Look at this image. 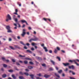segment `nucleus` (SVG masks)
Wrapping results in <instances>:
<instances>
[{"label": "nucleus", "instance_id": "nucleus-1", "mask_svg": "<svg viewBox=\"0 0 79 79\" xmlns=\"http://www.w3.org/2000/svg\"><path fill=\"white\" fill-rule=\"evenodd\" d=\"M39 40V39L36 37V36H35L34 38H32L31 39H30L29 41L30 42H31L32 41H37L38 40Z\"/></svg>", "mask_w": 79, "mask_h": 79}, {"label": "nucleus", "instance_id": "nucleus-2", "mask_svg": "<svg viewBox=\"0 0 79 79\" xmlns=\"http://www.w3.org/2000/svg\"><path fill=\"white\" fill-rule=\"evenodd\" d=\"M73 62H74V64L77 65V66H79V64H78L76 62V60H69V62H70L71 63H73Z\"/></svg>", "mask_w": 79, "mask_h": 79}, {"label": "nucleus", "instance_id": "nucleus-3", "mask_svg": "<svg viewBox=\"0 0 79 79\" xmlns=\"http://www.w3.org/2000/svg\"><path fill=\"white\" fill-rule=\"evenodd\" d=\"M6 18H7L6 19V22H8L9 19L10 20H11V17L9 14L7 15V16H6Z\"/></svg>", "mask_w": 79, "mask_h": 79}, {"label": "nucleus", "instance_id": "nucleus-4", "mask_svg": "<svg viewBox=\"0 0 79 79\" xmlns=\"http://www.w3.org/2000/svg\"><path fill=\"white\" fill-rule=\"evenodd\" d=\"M26 30L24 29H23V34H22L21 35L23 36H24V35L26 34V32H25Z\"/></svg>", "mask_w": 79, "mask_h": 79}, {"label": "nucleus", "instance_id": "nucleus-5", "mask_svg": "<svg viewBox=\"0 0 79 79\" xmlns=\"http://www.w3.org/2000/svg\"><path fill=\"white\" fill-rule=\"evenodd\" d=\"M62 64L64 65V66H67L69 65V63H63Z\"/></svg>", "mask_w": 79, "mask_h": 79}, {"label": "nucleus", "instance_id": "nucleus-6", "mask_svg": "<svg viewBox=\"0 0 79 79\" xmlns=\"http://www.w3.org/2000/svg\"><path fill=\"white\" fill-rule=\"evenodd\" d=\"M43 19L45 21H47L48 20V21H49V22H50L51 21L50 19H46L45 18H43Z\"/></svg>", "mask_w": 79, "mask_h": 79}, {"label": "nucleus", "instance_id": "nucleus-7", "mask_svg": "<svg viewBox=\"0 0 79 79\" xmlns=\"http://www.w3.org/2000/svg\"><path fill=\"white\" fill-rule=\"evenodd\" d=\"M50 77V75L45 74L44 76V77L46 78H48Z\"/></svg>", "mask_w": 79, "mask_h": 79}, {"label": "nucleus", "instance_id": "nucleus-8", "mask_svg": "<svg viewBox=\"0 0 79 79\" xmlns=\"http://www.w3.org/2000/svg\"><path fill=\"white\" fill-rule=\"evenodd\" d=\"M69 69H74L75 68H74V66L73 65H71V66H69Z\"/></svg>", "mask_w": 79, "mask_h": 79}, {"label": "nucleus", "instance_id": "nucleus-9", "mask_svg": "<svg viewBox=\"0 0 79 79\" xmlns=\"http://www.w3.org/2000/svg\"><path fill=\"white\" fill-rule=\"evenodd\" d=\"M54 74L55 75V76L58 78H60V76L58 74H57L56 73H54Z\"/></svg>", "mask_w": 79, "mask_h": 79}, {"label": "nucleus", "instance_id": "nucleus-10", "mask_svg": "<svg viewBox=\"0 0 79 79\" xmlns=\"http://www.w3.org/2000/svg\"><path fill=\"white\" fill-rule=\"evenodd\" d=\"M36 58L37 60H42L41 57H38V56H36Z\"/></svg>", "mask_w": 79, "mask_h": 79}, {"label": "nucleus", "instance_id": "nucleus-11", "mask_svg": "<svg viewBox=\"0 0 79 79\" xmlns=\"http://www.w3.org/2000/svg\"><path fill=\"white\" fill-rule=\"evenodd\" d=\"M43 48L46 52H47L48 51V50L47 49V48L46 47H43Z\"/></svg>", "mask_w": 79, "mask_h": 79}, {"label": "nucleus", "instance_id": "nucleus-12", "mask_svg": "<svg viewBox=\"0 0 79 79\" xmlns=\"http://www.w3.org/2000/svg\"><path fill=\"white\" fill-rule=\"evenodd\" d=\"M29 76L31 77L32 79H34V75L33 74L29 75Z\"/></svg>", "mask_w": 79, "mask_h": 79}, {"label": "nucleus", "instance_id": "nucleus-13", "mask_svg": "<svg viewBox=\"0 0 79 79\" xmlns=\"http://www.w3.org/2000/svg\"><path fill=\"white\" fill-rule=\"evenodd\" d=\"M6 29L8 30L10 29V28L9 26H7L6 27Z\"/></svg>", "mask_w": 79, "mask_h": 79}, {"label": "nucleus", "instance_id": "nucleus-14", "mask_svg": "<svg viewBox=\"0 0 79 79\" xmlns=\"http://www.w3.org/2000/svg\"><path fill=\"white\" fill-rule=\"evenodd\" d=\"M51 62L52 63L53 65H55V62L53 60H51Z\"/></svg>", "mask_w": 79, "mask_h": 79}, {"label": "nucleus", "instance_id": "nucleus-15", "mask_svg": "<svg viewBox=\"0 0 79 79\" xmlns=\"http://www.w3.org/2000/svg\"><path fill=\"white\" fill-rule=\"evenodd\" d=\"M16 48L20 49V48L17 45H15L14 46Z\"/></svg>", "mask_w": 79, "mask_h": 79}, {"label": "nucleus", "instance_id": "nucleus-16", "mask_svg": "<svg viewBox=\"0 0 79 79\" xmlns=\"http://www.w3.org/2000/svg\"><path fill=\"white\" fill-rule=\"evenodd\" d=\"M19 78V79H25L23 76H20Z\"/></svg>", "mask_w": 79, "mask_h": 79}, {"label": "nucleus", "instance_id": "nucleus-17", "mask_svg": "<svg viewBox=\"0 0 79 79\" xmlns=\"http://www.w3.org/2000/svg\"><path fill=\"white\" fill-rule=\"evenodd\" d=\"M6 77V74H4L2 75V77L3 78H5Z\"/></svg>", "mask_w": 79, "mask_h": 79}, {"label": "nucleus", "instance_id": "nucleus-18", "mask_svg": "<svg viewBox=\"0 0 79 79\" xmlns=\"http://www.w3.org/2000/svg\"><path fill=\"white\" fill-rule=\"evenodd\" d=\"M7 32L9 33H12V31L10 29L8 30Z\"/></svg>", "mask_w": 79, "mask_h": 79}, {"label": "nucleus", "instance_id": "nucleus-19", "mask_svg": "<svg viewBox=\"0 0 79 79\" xmlns=\"http://www.w3.org/2000/svg\"><path fill=\"white\" fill-rule=\"evenodd\" d=\"M19 74L20 75H23L24 74V73L21 71V72H20Z\"/></svg>", "mask_w": 79, "mask_h": 79}, {"label": "nucleus", "instance_id": "nucleus-20", "mask_svg": "<svg viewBox=\"0 0 79 79\" xmlns=\"http://www.w3.org/2000/svg\"><path fill=\"white\" fill-rule=\"evenodd\" d=\"M28 68L29 69H31L33 68V67L32 66H28Z\"/></svg>", "mask_w": 79, "mask_h": 79}, {"label": "nucleus", "instance_id": "nucleus-21", "mask_svg": "<svg viewBox=\"0 0 79 79\" xmlns=\"http://www.w3.org/2000/svg\"><path fill=\"white\" fill-rule=\"evenodd\" d=\"M21 22L23 23H26V21L25 20H21Z\"/></svg>", "mask_w": 79, "mask_h": 79}, {"label": "nucleus", "instance_id": "nucleus-22", "mask_svg": "<svg viewBox=\"0 0 79 79\" xmlns=\"http://www.w3.org/2000/svg\"><path fill=\"white\" fill-rule=\"evenodd\" d=\"M19 57H25V56H22L21 55H19Z\"/></svg>", "mask_w": 79, "mask_h": 79}, {"label": "nucleus", "instance_id": "nucleus-23", "mask_svg": "<svg viewBox=\"0 0 79 79\" xmlns=\"http://www.w3.org/2000/svg\"><path fill=\"white\" fill-rule=\"evenodd\" d=\"M12 77L14 79H16V77H15V76L13 74L12 76Z\"/></svg>", "mask_w": 79, "mask_h": 79}, {"label": "nucleus", "instance_id": "nucleus-24", "mask_svg": "<svg viewBox=\"0 0 79 79\" xmlns=\"http://www.w3.org/2000/svg\"><path fill=\"white\" fill-rule=\"evenodd\" d=\"M26 51L27 52L30 53H32V52L30 51V50H27Z\"/></svg>", "mask_w": 79, "mask_h": 79}, {"label": "nucleus", "instance_id": "nucleus-25", "mask_svg": "<svg viewBox=\"0 0 79 79\" xmlns=\"http://www.w3.org/2000/svg\"><path fill=\"white\" fill-rule=\"evenodd\" d=\"M62 72V70H60L58 71V72L59 73H61Z\"/></svg>", "mask_w": 79, "mask_h": 79}, {"label": "nucleus", "instance_id": "nucleus-26", "mask_svg": "<svg viewBox=\"0 0 79 79\" xmlns=\"http://www.w3.org/2000/svg\"><path fill=\"white\" fill-rule=\"evenodd\" d=\"M56 58L59 61H60V57H58V56H57L56 57Z\"/></svg>", "mask_w": 79, "mask_h": 79}, {"label": "nucleus", "instance_id": "nucleus-27", "mask_svg": "<svg viewBox=\"0 0 79 79\" xmlns=\"http://www.w3.org/2000/svg\"><path fill=\"white\" fill-rule=\"evenodd\" d=\"M17 4L19 6H21V3L20 2H17Z\"/></svg>", "mask_w": 79, "mask_h": 79}, {"label": "nucleus", "instance_id": "nucleus-28", "mask_svg": "<svg viewBox=\"0 0 79 79\" xmlns=\"http://www.w3.org/2000/svg\"><path fill=\"white\" fill-rule=\"evenodd\" d=\"M3 66L4 68H6L7 66V65L5 64H3Z\"/></svg>", "mask_w": 79, "mask_h": 79}, {"label": "nucleus", "instance_id": "nucleus-29", "mask_svg": "<svg viewBox=\"0 0 79 79\" xmlns=\"http://www.w3.org/2000/svg\"><path fill=\"white\" fill-rule=\"evenodd\" d=\"M24 63L25 64H27V63H28V61L27 60H25L24 61Z\"/></svg>", "mask_w": 79, "mask_h": 79}, {"label": "nucleus", "instance_id": "nucleus-30", "mask_svg": "<svg viewBox=\"0 0 79 79\" xmlns=\"http://www.w3.org/2000/svg\"><path fill=\"white\" fill-rule=\"evenodd\" d=\"M24 74L27 76H28L29 75V74L27 73H24Z\"/></svg>", "mask_w": 79, "mask_h": 79}, {"label": "nucleus", "instance_id": "nucleus-31", "mask_svg": "<svg viewBox=\"0 0 79 79\" xmlns=\"http://www.w3.org/2000/svg\"><path fill=\"white\" fill-rule=\"evenodd\" d=\"M10 47L11 49H12V50H15V48H13L12 46H10Z\"/></svg>", "mask_w": 79, "mask_h": 79}, {"label": "nucleus", "instance_id": "nucleus-32", "mask_svg": "<svg viewBox=\"0 0 79 79\" xmlns=\"http://www.w3.org/2000/svg\"><path fill=\"white\" fill-rule=\"evenodd\" d=\"M8 72L10 73H12L13 72V70L12 69H10L8 70Z\"/></svg>", "mask_w": 79, "mask_h": 79}, {"label": "nucleus", "instance_id": "nucleus-33", "mask_svg": "<svg viewBox=\"0 0 79 79\" xmlns=\"http://www.w3.org/2000/svg\"><path fill=\"white\" fill-rule=\"evenodd\" d=\"M20 44H22V45H25L22 41H20Z\"/></svg>", "mask_w": 79, "mask_h": 79}, {"label": "nucleus", "instance_id": "nucleus-34", "mask_svg": "<svg viewBox=\"0 0 79 79\" xmlns=\"http://www.w3.org/2000/svg\"><path fill=\"white\" fill-rule=\"evenodd\" d=\"M42 66L46 67V65L45 64H42Z\"/></svg>", "mask_w": 79, "mask_h": 79}, {"label": "nucleus", "instance_id": "nucleus-35", "mask_svg": "<svg viewBox=\"0 0 79 79\" xmlns=\"http://www.w3.org/2000/svg\"><path fill=\"white\" fill-rule=\"evenodd\" d=\"M53 69L52 68H49V71H53Z\"/></svg>", "mask_w": 79, "mask_h": 79}, {"label": "nucleus", "instance_id": "nucleus-36", "mask_svg": "<svg viewBox=\"0 0 79 79\" xmlns=\"http://www.w3.org/2000/svg\"><path fill=\"white\" fill-rule=\"evenodd\" d=\"M2 60L4 61H6V60L5 59V58L4 57H2Z\"/></svg>", "mask_w": 79, "mask_h": 79}, {"label": "nucleus", "instance_id": "nucleus-37", "mask_svg": "<svg viewBox=\"0 0 79 79\" xmlns=\"http://www.w3.org/2000/svg\"><path fill=\"white\" fill-rule=\"evenodd\" d=\"M54 53H57V51L56 49H55L54 50Z\"/></svg>", "mask_w": 79, "mask_h": 79}, {"label": "nucleus", "instance_id": "nucleus-38", "mask_svg": "<svg viewBox=\"0 0 79 79\" xmlns=\"http://www.w3.org/2000/svg\"><path fill=\"white\" fill-rule=\"evenodd\" d=\"M36 79H42L40 77H36Z\"/></svg>", "mask_w": 79, "mask_h": 79}, {"label": "nucleus", "instance_id": "nucleus-39", "mask_svg": "<svg viewBox=\"0 0 79 79\" xmlns=\"http://www.w3.org/2000/svg\"><path fill=\"white\" fill-rule=\"evenodd\" d=\"M70 79H76L75 78H74L73 77H70Z\"/></svg>", "mask_w": 79, "mask_h": 79}, {"label": "nucleus", "instance_id": "nucleus-40", "mask_svg": "<svg viewBox=\"0 0 79 79\" xmlns=\"http://www.w3.org/2000/svg\"><path fill=\"white\" fill-rule=\"evenodd\" d=\"M56 49L57 50H60V48L58 47H56Z\"/></svg>", "mask_w": 79, "mask_h": 79}, {"label": "nucleus", "instance_id": "nucleus-41", "mask_svg": "<svg viewBox=\"0 0 79 79\" xmlns=\"http://www.w3.org/2000/svg\"><path fill=\"white\" fill-rule=\"evenodd\" d=\"M12 61L14 62L15 63V60L14 59H12Z\"/></svg>", "mask_w": 79, "mask_h": 79}, {"label": "nucleus", "instance_id": "nucleus-42", "mask_svg": "<svg viewBox=\"0 0 79 79\" xmlns=\"http://www.w3.org/2000/svg\"><path fill=\"white\" fill-rule=\"evenodd\" d=\"M37 75L40 77L41 76V73H39V74H37Z\"/></svg>", "mask_w": 79, "mask_h": 79}, {"label": "nucleus", "instance_id": "nucleus-43", "mask_svg": "<svg viewBox=\"0 0 79 79\" xmlns=\"http://www.w3.org/2000/svg\"><path fill=\"white\" fill-rule=\"evenodd\" d=\"M15 21L16 22H17L18 21V19L17 18H15V19H14Z\"/></svg>", "mask_w": 79, "mask_h": 79}, {"label": "nucleus", "instance_id": "nucleus-44", "mask_svg": "<svg viewBox=\"0 0 79 79\" xmlns=\"http://www.w3.org/2000/svg\"><path fill=\"white\" fill-rule=\"evenodd\" d=\"M55 68H56V69L57 70H58L59 68H58L56 66V67H55Z\"/></svg>", "mask_w": 79, "mask_h": 79}, {"label": "nucleus", "instance_id": "nucleus-45", "mask_svg": "<svg viewBox=\"0 0 79 79\" xmlns=\"http://www.w3.org/2000/svg\"><path fill=\"white\" fill-rule=\"evenodd\" d=\"M68 70V69L67 68H66V69L64 70V71L65 72H67Z\"/></svg>", "mask_w": 79, "mask_h": 79}, {"label": "nucleus", "instance_id": "nucleus-46", "mask_svg": "<svg viewBox=\"0 0 79 79\" xmlns=\"http://www.w3.org/2000/svg\"><path fill=\"white\" fill-rule=\"evenodd\" d=\"M25 60H30V59L28 58H26Z\"/></svg>", "mask_w": 79, "mask_h": 79}, {"label": "nucleus", "instance_id": "nucleus-47", "mask_svg": "<svg viewBox=\"0 0 79 79\" xmlns=\"http://www.w3.org/2000/svg\"><path fill=\"white\" fill-rule=\"evenodd\" d=\"M49 52L50 53H52V50H49Z\"/></svg>", "mask_w": 79, "mask_h": 79}, {"label": "nucleus", "instance_id": "nucleus-48", "mask_svg": "<svg viewBox=\"0 0 79 79\" xmlns=\"http://www.w3.org/2000/svg\"><path fill=\"white\" fill-rule=\"evenodd\" d=\"M61 52H62V53H65V51L63 50H61Z\"/></svg>", "mask_w": 79, "mask_h": 79}, {"label": "nucleus", "instance_id": "nucleus-49", "mask_svg": "<svg viewBox=\"0 0 79 79\" xmlns=\"http://www.w3.org/2000/svg\"><path fill=\"white\" fill-rule=\"evenodd\" d=\"M16 64H17V65H19V66H20V64H19V63H18V62H17V63H16Z\"/></svg>", "mask_w": 79, "mask_h": 79}, {"label": "nucleus", "instance_id": "nucleus-50", "mask_svg": "<svg viewBox=\"0 0 79 79\" xmlns=\"http://www.w3.org/2000/svg\"><path fill=\"white\" fill-rule=\"evenodd\" d=\"M29 63L31 64H33V63L31 61L29 62Z\"/></svg>", "mask_w": 79, "mask_h": 79}, {"label": "nucleus", "instance_id": "nucleus-51", "mask_svg": "<svg viewBox=\"0 0 79 79\" xmlns=\"http://www.w3.org/2000/svg\"><path fill=\"white\" fill-rule=\"evenodd\" d=\"M41 46L43 47V48L44 47H44V44H41Z\"/></svg>", "mask_w": 79, "mask_h": 79}, {"label": "nucleus", "instance_id": "nucleus-52", "mask_svg": "<svg viewBox=\"0 0 79 79\" xmlns=\"http://www.w3.org/2000/svg\"><path fill=\"white\" fill-rule=\"evenodd\" d=\"M73 72V71H72L69 70V73H72Z\"/></svg>", "mask_w": 79, "mask_h": 79}, {"label": "nucleus", "instance_id": "nucleus-53", "mask_svg": "<svg viewBox=\"0 0 79 79\" xmlns=\"http://www.w3.org/2000/svg\"><path fill=\"white\" fill-rule=\"evenodd\" d=\"M32 46H34L35 45V43H32Z\"/></svg>", "mask_w": 79, "mask_h": 79}, {"label": "nucleus", "instance_id": "nucleus-54", "mask_svg": "<svg viewBox=\"0 0 79 79\" xmlns=\"http://www.w3.org/2000/svg\"><path fill=\"white\" fill-rule=\"evenodd\" d=\"M75 60V61H77L78 62H79V60L78 59H76L75 60Z\"/></svg>", "mask_w": 79, "mask_h": 79}, {"label": "nucleus", "instance_id": "nucleus-55", "mask_svg": "<svg viewBox=\"0 0 79 79\" xmlns=\"http://www.w3.org/2000/svg\"><path fill=\"white\" fill-rule=\"evenodd\" d=\"M31 50H32V51H33V50H34V48H31Z\"/></svg>", "mask_w": 79, "mask_h": 79}, {"label": "nucleus", "instance_id": "nucleus-56", "mask_svg": "<svg viewBox=\"0 0 79 79\" xmlns=\"http://www.w3.org/2000/svg\"><path fill=\"white\" fill-rule=\"evenodd\" d=\"M24 49H27V48L26 46H24Z\"/></svg>", "mask_w": 79, "mask_h": 79}, {"label": "nucleus", "instance_id": "nucleus-57", "mask_svg": "<svg viewBox=\"0 0 79 79\" xmlns=\"http://www.w3.org/2000/svg\"><path fill=\"white\" fill-rule=\"evenodd\" d=\"M15 12L17 13V12H18V10L17 9H16L15 10Z\"/></svg>", "mask_w": 79, "mask_h": 79}, {"label": "nucleus", "instance_id": "nucleus-58", "mask_svg": "<svg viewBox=\"0 0 79 79\" xmlns=\"http://www.w3.org/2000/svg\"><path fill=\"white\" fill-rule=\"evenodd\" d=\"M28 29L29 30H31V28L30 27H28Z\"/></svg>", "mask_w": 79, "mask_h": 79}, {"label": "nucleus", "instance_id": "nucleus-59", "mask_svg": "<svg viewBox=\"0 0 79 79\" xmlns=\"http://www.w3.org/2000/svg\"><path fill=\"white\" fill-rule=\"evenodd\" d=\"M19 62L20 63H23V62L22 61H21V60H19Z\"/></svg>", "mask_w": 79, "mask_h": 79}, {"label": "nucleus", "instance_id": "nucleus-60", "mask_svg": "<svg viewBox=\"0 0 79 79\" xmlns=\"http://www.w3.org/2000/svg\"><path fill=\"white\" fill-rule=\"evenodd\" d=\"M13 18L14 19H15V15H14L13 16Z\"/></svg>", "mask_w": 79, "mask_h": 79}, {"label": "nucleus", "instance_id": "nucleus-61", "mask_svg": "<svg viewBox=\"0 0 79 79\" xmlns=\"http://www.w3.org/2000/svg\"><path fill=\"white\" fill-rule=\"evenodd\" d=\"M14 26H15L16 27H17V24H16V23H14Z\"/></svg>", "mask_w": 79, "mask_h": 79}, {"label": "nucleus", "instance_id": "nucleus-62", "mask_svg": "<svg viewBox=\"0 0 79 79\" xmlns=\"http://www.w3.org/2000/svg\"><path fill=\"white\" fill-rule=\"evenodd\" d=\"M17 38L19 39H20V37L19 36H17Z\"/></svg>", "mask_w": 79, "mask_h": 79}, {"label": "nucleus", "instance_id": "nucleus-63", "mask_svg": "<svg viewBox=\"0 0 79 79\" xmlns=\"http://www.w3.org/2000/svg\"><path fill=\"white\" fill-rule=\"evenodd\" d=\"M34 34H36V32L35 31H34Z\"/></svg>", "mask_w": 79, "mask_h": 79}, {"label": "nucleus", "instance_id": "nucleus-64", "mask_svg": "<svg viewBox=\"0 0 79 79\" xmlns=\"http://www.w3.org/2000/svg\"><path fill=\"white\" fill-rule=\"evenodd\" d=\"M25 25L23 24V26H22V27H25Z\"/></svg>", "mask_w": 79, "mask_h": 79}]
</instances>
